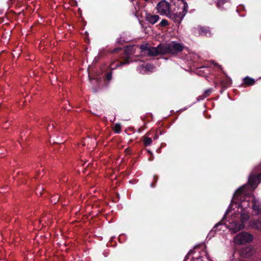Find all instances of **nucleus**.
<instances>
[{"label":"nucleus","instance_id":"12","mask_svg":"<svg viewBox=\"0 0 261 261\" xmlns=\"http://www.w3.org/2000/svg\"><path fill=\"white\" fill-rule=\"evenodd\" d=\"M160 19L158 15H152L151 14H146L145 19L151 24H155Z\"/></svg>","mask_w":261,"mask_h":261},{"label":"nucleus","instance_id":"34","mask_svg":"<svg viewBox=\"0 0 261 261\" xmlns=\"http://www.w3.org/2000/svg\"><path fill=\"white\" fill-rule=\"evenodd\" d=\"M125 150H126V151H128V148H126V149H125Z\"/></svg>","mask_w":261,"mask_h":261},{"label":"nucleus","instance_id":"2","mask_svg":"<svg viewBox=\"0 0 261 261\" xmlns=\"http://www.w3.org/2000/svg\"><path fill=\"white\" fill-rule=\"evenodd\" d=\"M260 181L261 174L258 175H250L248 179V184L239 188L234 193L233 199H240L241 200V199L245 197V196H247V198L250 199L252 194L248 192L247 189L249 188V190L251 191L254 190Z\"/></svg>","mask_w":261,"mask_h":261},{"label":"nucleus","instance_id":"31","mask_svg":"<svg viewBox=\"0 0 261 261\" xmlns=\"http://www.w3.org/2000/svg\"><path fill=\"white\" fill-rule=\"evenodd\" d=\"M147 152H148L150 155H151L152 156L153 155V154H152V153L151 152V151H150V150H147Z\"/></svg>","mask_w":261,"mask_h":261},{"label":"nucleus","instance_id":"3","mask_svg":"<svg viewBox=\"0 0 261 261\" xmlns=\"http://www.w3.org/2000/svg\"><path fill=\"white\" fill-rule=\"evenodd\" d=\"M244 199H243V198L239 199H233L234 200H240L241 201V203L239 205V207L241 208H244L246 210V208L249 206V204L248 203V201H249L251 199H252V206L253 210L257 214H261V204L258 200L255 199V198L252 194L250 196V198L249 199V198H247V196H245Z\"/></svg>","mask_w":261,"mask_h":261},{"label":"nucleus","instance_id":"21","mask_svg":"<svg viewBox=\"0 0 261 261\" xmlns=\"http://www.w3.org/2000/svg\"><path fill=\"white\" fill-rule=\"evenodd\" d=\"M169 24L168 21L167 19H164L160 22L159 25L162 27H166Z\"/></svg>","mask_w":261,"mask_h":261},{"label":"nucleus","instance_id":"35","mask_svg":"<svg viewBox=\"0 0 261 261\" xmlns=\"http://www.w3.org/2000/svg\"><path fill=\"white\" fill-rule=\"evenodd\" d=\"M219 66V67L221 68V65H218Z\"/></svg>","mask_w":261,"mask_h":261},{"label":"nucleus","instance_id":"19","mask_svg":"<svg viewBox=\"0 0 261 261\" xmlns=\"http://www.w3.org/2000/svg\"><path fill=\"white\" fill-rule=\"evenodd\" d=\"M121 124L119 123H116L113 128V130L114 131V132L117 134H119L121 132Z\"/></svg>","mask_w":261,"mask_h":261},{"label":"nucleus","instance_id":"6","mask_svg":"<svg viewBox=\"0 0 261 261\" xmlns=\"http://www.w3.org/2000/svg\"><path fill=\"white\" fill-rule=\"evenodd\" d=\"M170 6L169 3L162 0L158 4L156 9L161 14L168 15L170 13Z\"/></svg>","mask_w":261,"mask_h":261},{"label":"nucleus","instance_id":"4","mask_svg":"<svg viewBox=\"0 0 261 261\" xmlns=\"http://www.w3.org/2000/svg\"><path fill=\"white\" fill-rule=\"evenodd\" d=\"M188 10V6L186 3H184V5L182 8V11L175 13H169V17L173 20L174 22L178 24H180L181 20H182L184 16L187 14Z\"/></svg>","mask_w":261,"mask_h":261},{"label":"nucleus","instance_id":"32","mask_svg":"<svg viewBox=\"0 0 261 261\" xmlns=\"http://www.w3.org/2000/svg\"><path fill=\"white\" fill-rule=\"evenodd\" d=\"M103 254H104L105 256H107L108 255V253H103Z\"/></svg>","mask_w":261,"mask_h":261},{"label":"nucleus","instance_id":"7","mask_svg":"<svg viewBox=\"0 0 261 261\" xmlns=\"http://www.w3.org/2000/svg\"><path fill=\"white\" fill-rule=\"evenodd\" d=\"M193 32L195 35H202L206 37L211 36V32L209 27L205 26H198L193 29Z\"/></svg>","mask_w":261,"mask_h":261},{"label":"nucleus","instance_id":"5","mask_svg":"<svg viewBox=\"0 0 261 261\" xmlns=\"http://www.w3.org/2000/svg\"><path fill=\"white\" fill-rule=\"evenodd\" d=\"M253 240V236L250 233L242 231L238 234L234 238V240L237 244H243L251 242Z\"/></svg>","mask_w":261,"mask_h":261},{"label":"nucleus","instance_id":"29","mask_svg":"<svg viewBox=\"0 0 261 261\" xmlns=\"http://www.w3.org/2000/svg\"><path fill=\"white\" fill-rule=\"evenodd\" d=\"M158 137H159V135L157 133H155L154 134L153 136H152V138L154 140H156L158 138Z\"/></svg>","mask_w":261,"mask_h":261},{"label":"nucleus","instance_id":"8","mask_svg":"<svg viewBox=\"0 0 261 261\" xmlns=\"http://www.w3.org/2000/svg\"><path fill=\"white\" fill-rule=\"evenodd\" d=\"M222 73L225 75V77L222 78L220 81V86L221 87L220 92L221 93H222L223 91L230 86L232 84L231 79L228 76L226 73L223 70H222Z\"/></svg>","mask_w":261,"mask_h":261},{"label":"nucleus","instance_id":"18","mask_svg":"<svg viewBox=\"0 0 261 261\" xmlns=\"http://www.w3.org/2000/svg\"><path fill=\"white\" fill-rule=\"evenodd\" d=\"M249 217L248 214L244 212L241 215L240 221L244 224L245 222L247 221L249 219Z\"/></svg>","mask_w":261,"mask_h":261},{"label":"nucleus","instance_id":"33","mask_svg":"<svg viewBox=\"0 0 261 261\" xmlns=\"http://www.w3.org/2000/svg\"><path fill=\"white\" fill-rule=\"evenodd\" d=\"M125 150H126V151H128V148H126V149H125Z\"/></svg>","mask_w":261,"mask_h":261},{"label":"nucleus","instance_id":"14","mask_svg":"<svg viewBox=\"0 0 261 261\" xmlns=\"http://www.w3.org/2000/svg\"><path fill=\"white\" fill-rule=\"evenodd\" d=\"M251 226L255 229L261 230V219L254 220L251 221Z\"/></svg>","mask_w":261,"mask_h":261},{"label":"nucleus","instance_id":"20","mask_svg":"<svg viewBox=\"0 0 261 261\" xmlns=\"http://www.w3.org/2000/svg\"><path fill=\"white\" fill-rule=\"evenodd\" d=\"M228 0H216L217 6L221 8L224 4L228 2Z\"/></svg>","mask_w":261,"mask_h":261},{"label":"nucleus","instance_id":"24","mask_svg":"<svg viewBox=\"0 0 261 261\" xmlns=\"http://www.w3.org/2000/svg\"><path fill=\"white\" fill-rule=\"evenodd\" d=\"M122 50V48L121 47H116L110 52L112 54H115L118 53L120 50Z\"/></svg>","mask_w":261,"mask_h":261},{"label":"nucleus","instance_id":"9","mask_svg":"<svg viewBox=\"0 0 261 261\" xmlns=\"http://www.w3.org/2000/svg\"><path fill=\"white\" fill-rule=\"evenodd\" d=\"M255 252L254 248L249 246L246 247H243L240 250V255L241 257L244 258H249L252 256Z\"/></svg>","mask_w":261,"mask_h":261},{"label":"nucleus","instance_id":"16","mask_svg":"<svg viewBox=\"0 0 261 261\" xmlns=\"http://www.w3.org/2000/svg\"><path fill=\"white\" fill-rule=\"evenodd\" d=\"M112 70L108 71L105 74V80L108 82L111 81L112 79Z\"/></svg>","mask_w":261,"mask_h":261},{"label":"nucleus","instance_id":"22","mask_svg":"<svg viewBox=\"0 0 261 261\" xmlns=\"http://www.w3.org/2000/svg\"><path fill=\"white\" fill-rule=\"evenodd\" d=\"M158 180V176L157 175L153 176V181L150 184V187L151 188H154L156 186V183Z\"/></svg>","mask_w":261,"mask_h":261},{"label":"nucleus","instance_id":"26","mask_svg":"<svg viewBox=\"0 0 261 261\" xmlns=\"http://www.w3.org/2000/svg\"><path fill=\"white\" fill-rule=\"evenodd\" d=\"M193 252H194V251H193V250H191L189 252L188 254L185 256V259H184V261H187V260L188 259V258H189V255H190V254H192Z\"/></svg>","mask_w":261,"mask_h":261},{"label":"nucleus","instance_id":"15","mask_svg":"<svg viewBox=\"0 0 261 261\" xmlns=\"http://www.w3.org/2000/svg\"><path fill=\"white\" fill-rule=\"evenodd\" d=\"M48 121L49 120L48 119H42L41 122H40V124L42 125H46V124H47V129L48 131H49L50 127H51V128L55 127V124L54 123H52L51 124L48 123Z\"/></svg>","mask_w":261,"mask_h":261},{"label":"nucleus","instance_id":"13","mask_svg":"<svg viewBox=\"0 0 261 261\" xmlns=\"http://www.w3.org/2000/svg\"><path fill=\"white\" fill-rule=\"evenodd\" d=\"M255 83V80L249 76H246L243 79V84L246 86H251L253 85Z\"/></svg>","mask_w":261,"mask_h":261},{"label":"nucleus","instance_id":"10","mask_svg":"<svg viewBox=\"0 0 261 261\" xmlns=\"http://www.w3.org/2000/svg\"><path fill=\"white\" fill-rule=\"evenodd\" d=\"M230 227H231L230 229L232 230V232L236 233L237 232L244 228V224H243L240 221H235L233 223L231 224Z\"/></svg>","mask_w":261,"mask_h":261},{"label":"nucleus","instance_id":"25","mask_svg":"<svg viewBox=\"0 0 261 261\" xmlns=\"http://www.w3.org/2000/svg\"><path fill=\"white\" fill-rule=\"evenodd\" d=\"M222 224V223L221 222H218L217 224H216L215 226L212 229V230L214 231H217V228L221 225Z\"/></svg>","mask_w":261,"mask_h":261},{"label":"nucleus","instance_id":"1","mask_svg":"<svg viewBox=\"0 0 261 261\" xmlns=\"http://www.w3.org/2000/svg\"><path fill=\"white\" fill-rule=\"evenodd\" d=\"M140 48L142 53L146 54L150 57L167 54L175 56L182 52L184 49V46L180 43L172 41L168 44L161 43L156 47L150 46L148 44H142Z\"/></svg>","mask_w":261,"mask_h":261},{"label":"nucleus","instance_id":"30","mask_svg":"<svg viewBox=\"0 0 261 261\" xmlns=\"http://www.w3.org/2000/svg\"><path fill=\"white\" fill-rule=\"evenodd\" d=\"M153 159V155L152 156L151 155H150V156L148 159L149 161H152Z\"/></svg>","mask_w":261,"mask_h":261},{"label":"nucleus","instance_id":"11","mask_svg":"<svg viewBox=\"0 0 261 261\" xmlns=\"http://www.w3.org/2000/svg\"><path fill=\"white\" fill-rule=\"evenodd\" d=\"M129 59L130 58L129 57H127L123 61H121L116 65H115V61L112 62L109 67L110 69L109 70H112L113 71V70L115 69L117 67L128 64L129 63Z\"/></svg>","mask_w":261,"mask_h":261},{"label":"nucleus","instance_id":"27","mask_svg":"<svg viewBox=\"0 0 261 261\" xmlns=\"http://www.w3.org/2000/svg\"><path fill=\"white\" fill-rule=\"evenodd\" d=\"M254 170L255 172L261 171V163L255 167Z\"/></svg>","mask_w":261,"mask_h":261},{"label":"nucleus","instance_id":"28","mask_svg":"<svg viewBox=\"0 0 261 261\" xmlns=\"http://www.w3.org/2000/svg\"><path fill=\"white\" fill-rule=\"evenodd\" d=\"M205 97V96H204V95L203 94L201 95H199L197 97V100H202L203 99H204Z\"/></svg>","mask_w":261,"mask_h":261},{"label":"nucleus","instance_id":"23","mask_svg":"<svg viewBox=\"0 0 261 261\" xmlns=\"http://www.w3.org/2000/svg\"><path fill=\"white\" fill-rule=\"evenodd\" d=\"M212 92V89L210 88L204 91L203 94L205 96V97H208Z\"/></svg>","mask_w":261,"mask_h":261},{"label":"nucleus","instance_id":"17","mask_svg":"<svg viewBox=\"0 0 261 261\" xmlns=\"http://www.w3.org/2000/svg\"><path fill=\"white\" fill-rule=\"evenodd\" d=\"M143 143L145 146H149L152 143V141L151 138L148 137L147 136H144L143 137Z\"/></svg>","mask_w":261,"mask_h":261}]
</instances>
